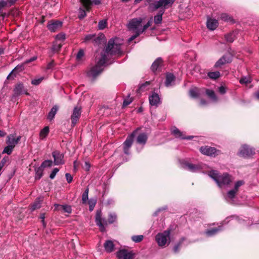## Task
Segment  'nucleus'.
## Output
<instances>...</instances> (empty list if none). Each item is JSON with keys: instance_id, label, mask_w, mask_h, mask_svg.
Listing matches in <instances>:
<instances>
[{"instance_id": "nucleus-27", "label": "nucleus", "mask_w": 259, "mask_h": 259, "mask_svg": "<svg viewBox=\"0 0 259 259\" xmlns=\"http://www.w3.org/2000/svg\"><path fill=\"white\" fill-rule=\"evenodd\" d=\"M104 247L106 251L110 253L114 250V244L112 241L107 240L104 244Z\"/></svg>"}, {"instance_id": "nucleus-24", "label": "nucleus", "mask_w": 259, "mask_h": 259, "mask_svg": "<svg viewBox=\"0 0 259 259\" xmlns=\"http://www.w3.org/2000/svg\"><path fill=\"white\" fill-rule=\"evenodd\" d=\"M162 61L161 58H158L152 63L151 69L153 72L158 70L161 67Z\"/></svg>"}, {"instance_id": "nucleus-50", "label": "nucleus", "mask_w": 259, "mask_h": 259, "mask_svg": "<svg viewBox=\"0 0 259 259\" xmlns=\"http://www.w3.org/2000/svg\"><path fill=\"white\" fill-rule=\"evenodd\" d=\"M132 99L128 96L126 98H125L123 102V107H126L127 105H130L132 102Z\"/></svg>"}, {"instance_id": "nucleus-18", "label": "nucleus", "mask_w": 259, "mask_h": 259, "mask_svg": "<svg viewBox=\"0 0 259 259\" xmlns=\"http://www.w3.org/2000/svg\"><path fill=\"white\" fill-rule=\"evenodd\" d=\"M149 101L151 106L155 107H157L161 102L159 95L155 93H152L151 95L149 96Z\"/></svg>"}, {"instance_id": "nucleus-34", "label": "nucleus", "mask_w": 259, "mask_h": 259, "mask_svg": "<svg viewBox=\"0 0 259 259\" xmlns=\"http://www.w3.org/2000/svg\"><path fill=\"white\" fill-rule=\"evenodd\" d=\"M49 133V128L48 126H45L43 129H42L39 133L40 138L41 139H44L48 135Z\"/></svg>"}, {"instance_id": "nucleus-3", "label": "nucleus", "mask_w": 259, "mask_h": 259, "mask_svg": "<svg viewBox=\"0 0 259 259\" xmlns=\"http://www.w3.org/2000/svg\"><path fill=\"white\" fill-rule=\"evenodd\" d=\"M142 21L143 19L141 18H137L132 19L129 21L127 27L130 31L135 33L128 38V41L129 42L144 32L143 26L142 25Z\"/></svg>"}, {"instance_id": "nucleus-56", "label": "nucleus", "mask_w": 259, "mask_h": 259, "mask_svg": "<svg viewBox=\"0 0 259 259\" xmlns=\"http://www.w3.org/2000/svg\"><path fill=\"white\" fill-rule=\"evenodd\" d=\"M59 169L58 168H54L50 175V178L53 179L55 177L57 173L59 171Z\"/></svg>"}, {"instance_id": "nucleus-32", "label": "nucleus", "mask_w": 259, "mask_h": 259, "mask_svg": "<svg viewBox=\"0 0 259 259\" xmlns=\"http://www.w3.org/2000/svg\"><path fill=\"white\" fill-rule=\"evenodd\" d=\"M7 143L10 145H13L15 146L16 144V136L15 134L10 135L8 137Z\"/></svg>"}, {"instance_id": "nucleus-19", "label": "nucleus", "mask_w": 259, "mask_h": 259, "mask_svg": "<svg viewBox=\"0 0 259 259\" xmlns=\"http://www.w3.org/2000/svg\"><path fill=\"white\" fill-rule=\"evenodd\" d=\"M175 76L171 73H167L164 82L165 85L167 88L172 87L175 85Z\"/></svg>"}, {"instance_id": "nucleus-23", "label": "nucleus", "mask_w": 259, "mask_h": 259, "mask_svg": "<svg viewBox=\"0 0 259 259\" xmlns=\"http://www.w3.org/2000/svg\"><path fill=\"white\" fill-rule=\"evenodd\" d=\"M147 139V135L145 133H141L138 136L136 142L137 144L142 145L143 147L146 144Z\"/></svg>"}, {"instance_id": "nucleus-45", "label": "nucleus", "mask_w": 259, "mask_h": 259, "mask_svg": "<svg viewBox=\"0 0 259 259\" xmlns=\"http://www.w3.org/2000/svg\"><path fill=\"white\" fill-rule=\"evenodd\" d=\"M86 11H87L85 9H83L81 7L79 8V9L78 18L80 19H82L84 18L86 16V15H87Z\"/></svg>"}, {"instance_id": "nucleus-47", "label": "nucleus", "mask_w": 259, "mask_h": 259, "mask_svg": "<svg viewBox=\"0 0 259 259\" xmlns=\"http://www.w3.org/2000/svg\"><path fill=\"white\" fill-rule=\"evenodd\" d=\"M184 240V238H182L181 240L174 246L173 250L175 253H177L179 252L181 244Z\"/></svg>"}, {"instance_id": "nucleus-6", "label": "nucleus", "mask_w": 259, "mask_h": 259, "mask_svg": "<svg viewBox=\"0 0 259 259\" xmlns=\"http://www.w3.org/2000/svg\"><path fill=\"white\" fill-rule=\"evenodd\" d=\"M244 184V182L243 180H239L235 182L233 188L228 191L227 193L224 195L225 199L229 202L232 203L239 188Z\"/></svg>"}, {"instance_id": "nucleus-4", "label": "nucleus", "mask_w": 259, "mask_h": 259, "mask_svg": "<svg viewBox=\"0 0 259 259\" xmlns=\"http://www.w3.org/2000/svg\"><path fill=\"white\" fill-rule=\"evenodd\" d=\"M170 232L171 230L167 229L156 234L155 241L158 246L164 248L169 245L170 243Z\"/></svg>"}, {"instance_id": "nucleus-7", "label": "nucleus", "mask_w": 259, "mask_h": 259, "mask_svg": "<svg viewBox=\"0 0 259 259\" xmlns=\"http://www.w3.org/2000/svg\"><path fill=\"white\" fill-rule=\"evenodd\" d=\"M176 0H158L150 5L149 9L150 11H155L160 7H167L172 6Z\"/></svg>"}, {"instance_id": "nucleus-60", "label": "nucleus", "mask_w": 259, "mask_h": 259, "mask_svg": "<svg viewBox=\"0 0 259 259\" xmlns=\"http://www.w3.org/2000/svg\"><path fill=\"white\" fill-rule=\"evenodd\" d=\"M65 177L66 179V181H67V182L68 183H70L72 182V177L71 176V175L70 174H69V173H66L65 174Z\"/></svg>"}, {"instance_id": "nucleus-54", "label": "nucleus", "mask_w": 259, "mask_h": 259, "mask_svg": "<svg viewBox=\"0 0 259 259\" xmlns=\"http://www.w3.org/2000/svg\"><path fill=\"white\" fill-rule=\"evenodd\" d=\"M40 203L39 200L35 201L32 205V210H34L40 207Z\"/></svg>"}, {"instance_id": "nucleus-49", "label": "nucleus", "mask_w": 259, "mask_h": 259, "mask_svg": "<svg viewBox=\"0 0 259 259\" xmlns=\"http://www.w3.org/2000/svg\"><path fill=\"white\" fill-rule=\"evenodd\" d=\"M14 148V147H13V145H9L8 146L5 148L3 153L10 154L12 153Z\"/></svg>"}, {"instance_id": "nucleus-21", "label": "nucleus", "mask_w": 259, "mask_h": 259, "mask_svg": "<svg viewBox=\"0 0 259 259\" xmlns=\"http://www.w3.org/2000/svg\"><path fill=\"white\" fill-rule=\"evenodd\" d=\"M219 25L218 20L215 19L208 18L207 20V27L210 30H215Z\"/></svg>"}, {"instance_id": "nucleus-61", "label": "nucleus", "mask_w": 259, "mask_h": 259, "mask_svg": "<svg viewBox=\"0 0 259 259\" xmlns=\"http://www.w3.org/2000/svg\"><path fill=\"white\" fill-rule=\"evenodd\" d=\"M9 6V4L7 2H5L4 1H0V11L5 7Z\"/></svg>"}, {"instance_id": "nucleus-8", "label": "nucleus", "mask_w": 259, "mask_h": 259, "mask_svg": "<svg viewBox=\"0 0 259 259\" xmlns=\"http://www.w3.org/2000/svg\"><path fill=\"white\" fill-rule=\"evenodd\" d=\"M254 154V149L246 144L242 145L238 152L239 156L244 158L249 157Z\"/></svg>"}, {"instance_id": "nucleus-17", "label": "nucleus", "mask_w": 259, "mask_h": 259, "mask_svg": "<svg viewBox=\"0 0 259 259\" xmlns=\"http://www.w3.org/2000/svg\"><path fill=\"white\" fill-rule=\"evenodd\" d=\"M79 1L87 11L91 10L93 4L99 5L101 4L100 0H79Z\"/></svg>"}, {"instance_id": "nucleus-11", "label": "nucleus", "mask_w": 259, "mask_h": 259, "mask_svg": "<svg viewBox=\"0 0 259 259\" xmlns=\"http://www.w3.org/2000/svg\"><path fill=\"white\" fill-rule=\"evenodd\" d=\"M200 151L204 155L213 157H215L220 153V151L219 150H217L214 147L208 146L201 147L200 148Z\"/></svg>"}, {"instance_id": "nucleus-36", "label": "nucleus", "mask_w": 259, "mask_h": 259, "mask_svg": "<svg viewBox=\"0 0 259 259\" xmlns=\"http://www.w3.org/2000/svg\"><path fill=\"white\" fill-rule=\"evenodd\" d=\"M207 75L212 79H217L220 76V72L219 71L209 72Z\"/></svg>"}, {"instance_id": "nucleus-44", "label": "nucleus", "mask_w": 259, "mask_h": 259, "mask_svg": "<svg viewBox=\"0 0 259 259\" xmlns=\"http://www.w3.org/2000/svg\"><path fill=\"white\" fill-rule=\"evenodd\" d=\"M190 95L192 98H197L199 96L198 90L197 89H192L190 90Z\"/></svg>"}, {"instance_id": "nucleus-22", "label": "nucleus", "mask_w": 259, "mask_h": 259, "mask_svg": "<svg viewBox=\"0 0 259 259\" xmlns=\"http://www.w3.org/2000/svg\"><path fill=\"white\" fill-rule=\"evenodd\" d=\"M62 22L59 21H52L48 24V28L51 31H55L58 28L62 26Z\"/></svg>"}, {"instance_id": "nucleus-10", "label": "nucleus", "mask_w": 259, "mask_h": 259, "mask_svg": "<svg viewBox=\"0 0 259 259\" xmlns=\"http://www.w3.org/2000/svg\"><path fill=\"white\" fill-rule=\"evenodd\" d=\"M136 132H134L132 134L129 135L126 140L123 143V149L124 153L126 155L130 154V149L133 144L134 138Z\"/></svg>"}, {"instance_id": "nucleus-48", "label": "nucleus", "mask_w": 259, "mask_h": 259, "mask_svg": "<svg viewBox=\"0 0 259 259\" xmlns=\"http://www.w3.org/2000/svg\"><path fill=\"white\" fill-rule=\"evenodd\" d=\"M97 200L95 199H90L89 200V209L90 211H92L95 207Z\"/></svg>"}, {"instance_id": "nucleus-26", "label": "nucleus", "mask_w": 259, "mask_h": 259, "mask_svg": "<svg viewBox=\"0 0 259 259\" xmlns=\"http://www.w3.org/2000/svg\"><path fill=\"white\" fill-rule=\"evenodd\" d=\"M16 77V67H15L10 74L8 75L6 80L5 81V84L6 85L9 84L11 81L15 80Z\"/></svg>"}, {"instance_id": "nucleus-52", "label": "nucleus", "mask_w": 259, "mask_h": 259, "mask_svg": "<svg viewBox=\"0 0 259 259\" xmlns=\"http://www.w3.org/2000/svg\"><path fill=\"white\" fill-rule=\"evenodd\" d=\"M83 56H84L83 51L82 50H80L78 52V53L76 55V59L78 61H79L81 60V59L83 57Z\"/></svg>"}, {"instance_id": "nucleus-62", "label": "nucleus", "mask_w": 259, "mask_h": 259, "mask_svg": "<svg viewBox=\"0 0 259 259\" xmlns=\"http://www.w3.org/2000/svg\"><path fill=\"white\" fill-rule=\"evenodd\" d=\"M219 92L221 94H224L226 92V88L223 85L219 88Z\"/></svg>"}, {"instance_id": "nucleus-1", "label": "nucleus", "mask_w": 259, "mask_h": 259, "mask_svg": "<svg viewBox=\"0 0 259 259\" xmlns=\"http://www.w3.org/2000/svg\"><path fill=\"white\" fill-rule=\"evenodd\" d=\"M120 41L118 38H111L108 41L106 49L101 53V57L98 58L96 56V60H98L97 64L88 71V76L89 77L95 79L103 71L104 66L107 64L111 57L121 54Z\"/></svg>"}, {"instance_id": "nucleus-51", "label": "nucleus", "mask_w": 259, "mask_h": 259, "mask_svg": "<svg viewBox=\"0 0 259 259\" xmlns=\"http://www.w3.org/2000/svg\"><path fill=\"white\" fill-rule=\"evenodd\" d=\"M220 18L222 20H223L224 21H229L231 20V18H230V17H229V16L226 13L222 14Z\"/></svg>"}, {"instance_id": "nucleus-40", "label": "nucleus", "mask_w": 259, "mask_h": 259, "mask_svg": "<svg viewBox=\"0 0 259 259\" xmlns=\"http://www.w3.org/2000/svg\"><path fill=\"white\" fill-rule=\"evenodd\" d=\"M235 34L233 32L230 33L225 36V38L227 42H232L234 40Z\"/></svg>"}, {"instance_id": "nucleus-29", "label": "nucleus", "mask_w": 259, "mask_h": 259, "mask_svg": "<svg viewBox=\"0 0 259 259\" xmlns=\"http://www.w3.org/2000/svg\"><path fill=\"white\" fill-rule=\"evenodd\" d=\"M100 39L98 37H96L95 34H88L83 39V42H88L91 41H94L95 43H98Z\"/></svg>"}, {"instance_id": "nucleus-14", "label": "nucleus", "mask_w": 259, "mask_h": 259, "mask_svg": "<svg viewBox=\"0 0 259 259\" xmlns=\"http://www.w3.org/2000/svg\"><path fill=\"white\" fill-rule=\"evenodd\" d=\"M232 61V56L230 54H226L222 56L215 64L214 67H221L226 63H229Z\"/></svg>"}, {"instance_id": "nucleus-20", "label": "nucleus", "mask_w": 259, "mask_h": 259, "mask_svg": "<svg viewBox=\"0 0 259 259\" xmlns=\"http://www.w3.org/2000/svg\"><path fill=\"white\" fill-rule=\"evenodd\" d=\"M171 132L172 134L174 135L176 138L187 140H191L193 138V136H184L183 133L176 127H172L171 130Z\"/></svg>"}, {"instance_id": "nucleus-58", "label": "nucleus", "mask_w": 259, "mask_h": 259, "mask_svg": "<svg viewBox=\"0 0 259 259\" xmlns=\"http://www.w3.org/2000/svg\"><path fill=\"white\" fill-rule=\"evenodd\" d=\"M55 64L54 60H52L50 62H49L47 66L46 69L50 70L52 69L54 67Z\"/></svg>"}, {"instance_id": "nucleus-53", "label": "nucleus", "mask_w": 259, "mask_h": 259, "mask_svg": "<svg viewBox=\"0 0 259 259\" xmlns=\"http://www.w3.org/2000/svg\"><path fill=\"white\" fill-rule=\"evenodd\" d=\"M43 79H44L43 77H39L38 78L34 79L32 80L31 83L32 84L36 85H38L42 81V80Z\"/></svg>"}, {"instance_id": "nucleus-35", "label": "nucleus", "mask_w": 259, "mask_h": 259, "mask_svg": "<svg viewBox=\"0 0 259 259\" xmlns=\"http://www.w3.org/2000/svg\"><path fill=\"white\" fill-rule=\"evenodd\" d=\"M44 168L40 166L35 169V179L36 180L40 179L42 176Z\"/></svg>"}, {"instance_id": "nucleus-16", "label": "nucleus", "mask_w": 259, "mask_h": 259, "mask_svg": "<svg viewBox=\"0 0 259 259\" xmlns=\"http://www.w3.org/2000/svg\"><path fill=\"white\" fill-rule=\"evenodd\" d=\"M80 108L78 107H75L71 116V124L72 126H74L76 124L80 116Z\"/></svg>"}, {"instance_id": "nucleus-63", "label": "nucleus", "mask_w": 259, "mask_h": 259, "mask_svg": "<svg viewBox=\"0 0 259 259\" xmlns=\"http://www.w3.org/2000/svg\"><path fill=\"white\" fill-rule=\"evenodd\" d=\"M56 38L60 40H63L65 39V37L64 34H60L57 35Z\"/></svg>"}, {"instance_id": "nucleus-9", "label": "nucleus", "mask_w": 259, "mask_h": 259, "mask_svg": "<svg viewBox=\"0 0 259 259\" xmlns=\"http://www.w3.org/2000/svg\"><path fill=\"white\" fill-rule=\"evenodd\" d=\"M108 221H107L105 218H102L101 211H97L96 214V223L102 232L105 231V226L108 225Z\"/></svg>"}, {"instance_id": "nucleus-41", "label": "nucleus", "mask_w": 259, "mask_h": 259, "mask_svg": "<svg viewBox=\"0 0 259 259\" xmlns=\"http://www.w3.org/2000/svg\"><path fill=\"white\" fill-rule=\"evenodd\" d=\"M62 47V44L61 42L58 43V41L54 43L52 50V51L55 53L58 51Z\"/></svg>"}, {"instance_id": "nucleus-13", "label": "nucleus", "mask_w": 259, "mask_h": 259, "mask_svg": "<svg viewBox=\"0 0 259 259\" xmlns=\"http://www.w3.org/2000/svg\"><path fill=\"white\" fill-rule=\"evenodd\" d=\"M117 256L118 259H133L134 254L126 249H121L117 252Z\"/></svg>"}, {"instance_id": "nucleus-43", "label": "nucleus", "mask_w": 259, "mask_h": 259, "mask_svg": "<svg viewBox=\"0 0 259 259\" xmlns=\"http://www.w3.org/2000/svg\"><path fill=\"white\" fill-rule=\"evenodd\" d=\"M144 236L143 235H134L132 236L131 239L133 241L138 243L141 242L143 239Z\"/></svg>"}, {"instance_id": "nucleus-30", "label": "nucleus", "mask_w": 259, "mask_h": 259, "mask_svg": "<svg viewBox=\"0 0 259 259\" xmlns=\"http://www.w3.org/2000/svg\"><path fill=\"white\" fill-rule=\"evenodd\" d=\"M55 208L56 210H61L62 209L64 212L70 213L71 212V208L70 206L68 205H59V204H55Z\"/></svg>"}, {"instance_id": "nucleus-64", "label": "nucleus", "mask_w": 259, "mask_h": 259, "mask_svg": "<svg viewBox=\"0 0 259 259\" xmlns=\"http://www.w3.org/2000/svg\"><path fill=\"white\" fill-rule=\"evenodd\" d=\"M84 169L87 170V171H88L89 170L90 168V164H89V162H85V163H84Z\"/></svg>"}, {"instance_id": "nucleus-46", "label": "nucleus", "mask_w": 259, "mask_h": 259, "mask_svg": "<svg viewBox=\"0 0 259 259\" xmlns=\"http://www.w3.org/2000/svg\"><path fill=\"white\" fill-rule=\"evenodd\" d=\"M53 162H54L51 160H46L41 163L40 166L42 167V168L47 167H51L52 166Z\"/></svg>"}, {"instance_id": "nucleus-28", "label": "nucleus", "mask_w": 259, "mask_h": 259, "mask_svg": "<svg viewBox=\"0 0 259 259\" xmlns=\"http://www.w3.org/2000/svg\"><path fill=\"white\" fill-rule=\"evenodd\" d=\"M58 110V107L57 105L54 106L50 112H49L48 116H47V119L50 121L52 120L54 117L55 115L56 114L57 111Z\"/></svg>"}, {"instance_id": "nucleus-57", "label": "nucleus", "mask_w": 259, "mask_h": 259, "mask_svg": "<svg viewBox=\"0 0 259 259\" xmlns=\"http://www.w3.org/2000/svg\"><path fill=\"white\" fill-rule=\"evenodd\" d=\"M8 159V157H4L1 161V162L0 163V175L1 174V170H2V168L4 166V165H5V163H6V162L7 161Z\"/></svg>"}, {"instance_id": "nucleus-5", "label": "nucleus", "mask_w": 259, "mask_h": 259, "mask_svg": "<svg viewBox=\"0 0 259 259\" xmlns=\"http://www.w3.org/2000/svg\"><path fill=\"white\" fill-rule=\"evenodd\" d=\"M182 165L184 169L192 172H202L204 173L208 169V166L203 163L195 164L184 161L182 162Z\"/></svg>"}, {"instance_id": "nucleus-38", "label": "nucleus", "mask_w": 259, "mask_h": 259, "mask_svg": "<svg viewBox=\"0 0 259 259\" xmlns=\"http://www.w3.org/2000/svg\"><path fill=\"white\" fill-rule=\"evenodd\" d=\"M117 219V215L114 212H111L109 214L108 223L109 224H113Z\"/></svg>"}, {"instance_id": "nucleus-15", "label": "nucleus", "mask_w": 259, "mask_h": 259, "mask_svg": "<svg viewBox=\"0 0 259 259\" xmlns=\"http://www.w3.org/2000/svg\"><path fill=\"white\" fill-rule=\"evenodd\" d=\"M52 156L54 158V164L56 165L63 164L64 163V155L59 151H55L52 152Z\"/></svg>"}, {"instance_id": "nucleus-33", "label": "nucleus", "mask_w": 259, "mask_h": 259, "mask_svg": "<svg viewBox=\"0 0 259 259\" xmlns=\"http://www.w3.org/2000/svg\"><path fill=\"white\" fill-rule=\"evenodd\" d=\"M21 94H26L28 93L25 89L24 85L21 83L17 84V95Z\"/></svg>"}, {"instance_id": "nucleus-39", "label": "nucleus", "mask_w": 259, "mask_h": 259, "mask_svg": "<svg viewBox=\"0 0 259 259\" xmlns=\"http://www.w3.org/2000/svg\"><path fill=\"white\" fill-rule=\"evenodd\" d=\"M107 25V20H102L99 22L98 28L100 30H103L105 29Z\"/></svg>"}, {"instance_id": "nucleus-37", "label": "nucleus", "mask_w": 259, "mask_h": 259, "mask_svg": "<svg viewBox=\"0 0 259 259\" xmlns=\"http://www.w3.org/2000/svg\"><path fill=\"white\" fill-rule=\"evenodd\" d=\"M89 192V188H87L82 195V203H86L88 200V195Z\"/></svg>"}, {"instance_id": "nucleus-12", "label": "nucleus", "mask_w": 259, "mask_h": 259, "mask_svg": "<svg viewBox=\"0 0 259 259\" xmlns=\"http://www.w3.org/2000/svg\"><path fill=\"white\" fill-rule=\"evenodd\" d=\"M171 6H169L167 7H160L157 8V10L160 9V10L153 18V21L155 24H159L161 23L162 20V15L164 13L165 10L168 9L169 8H170Z\"/></svg>"}, {"instance_id": "nucleus-31", "label": "nucleus", "mask_w": 259, "mask_h": 259, "mask_svg": "<svg viewBox=\"0 0 259 259\" xmlns=\"http://www.w3.org/2000/svg\"><path fill=\"white\" fill-rule=\"evenodd\" d=\"M206 94L213 102H215L218 101V98L213 90L206 89Z\"/></svg>"}, {"instance_id": "nucleus-2", "label": "nucleus", "mask_w": 259, "mask_h": 259, "mask_svg": "<svg viewBox=\"0 0 259 259\" xmlns=\"http://www.w3.org/2000/svg\"><path fill=\"white\" fill-rule=\"evenodd\" d=\"M208 175L220 189L229 187L233 181L232 176L227 172L221 174L218 170H211Z\"/></svg>"}, {"instance_id": "nucleus-42", "label": "nucleus", "mask_w": 259, "mask_h": 259, "mask_svg": "<svg viewBox=\"0 0 259 259\" xmlns=\"http://www.w3.org/2000/svg\"><path fill=\"white\" fill-rule=\"evenodd\" d=\"M150 85L149 81H146V82L142 84L139 88V92H144L149 89L148 86Z\"/></svg>"}, {"instance_id": "nucleus-25", "label": "nucleus", "mask_w": 259, "mask_h": 259, "mask_svg": "<svg viewBox=\"0 0 259 259\" xmlns=\"http://www.w3.org/2000/svg\"><path fill=\"white\" fill-rule=\"evenodd\" d=\"M222 229H223L222 227L220 226L218 227L217 228H213V229H211L207 230L205 232V233L207 236L211 237V236L215 235L217 233H218L219 232L222 231Z\"/></svg>"}, {"instance_id": "nucleus-59", "label": "nucleus", "mask_w": 259, "mask_h": 259, "mask_svg": "<svg viewBox=\"0 0 259 259\" xmlns=\"http://www.w3.org/2000/svg\"><path fill=\"white\" fill-rule=\"evenodd\" d=\"M152 18H151L147 22V23L144 25L143 26V27H144V31L149 27H150L151 25V24H152Z\"/></svg>"}, {"instance_id": "nucleus-55", "label": "nucleus", "mask_w": 259, "mask_h": 259, "mask_svg": "<svg viewBox=\"0 0 259 259\" xmlns=\"http://www.w3.org/2000/svg\"><path fill=\"white\" fill-rule=\"evenodd\" d=\"M239 82L241 84H246L250 82L248 77L244 76L240 78Z\"/></svg>"}]
</instances>
